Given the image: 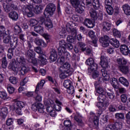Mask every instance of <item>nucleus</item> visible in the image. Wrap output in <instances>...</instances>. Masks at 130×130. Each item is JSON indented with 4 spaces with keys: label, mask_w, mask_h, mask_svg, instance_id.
<instances>
[{
    "label": "nucleus",
    "mask_w": 130,
    "mask_h": 130,
    "mask_svg": "<svg viewBox=\"0 0 130 130\" xmlns=\"http://www.w3.org/2000/svg\"><path fill=\"white\" fill-rule=\"evenodd\" d=\"M21 10L24 16H26L28 18H31L34 17V13L36 14L41 13L43 10V7L41 6H37L35 7L33 5L28 4L22 6Z\"/></svg>",
    "instance_id": "obj_1"
},
{
    "label": "nucleus",
    "mask_w": 130,
    "mask_h": 130,
    "mask_svg": "<svg viewBox=\"0 0 130 130\" xmlns=\"http://www.w3.org/2000/svg\"><path fill=\"white\" fill-rule=\"evenodd\" d=\"M109 62H110V59L109 58L104 56L101 57L100 66L103 68V69H102V74L103 77H104V81H108L110 78L109 75L106 71V69L109 68Z\"/></svg>",
    "instance_id": "obj_2"
},
{
    "label": "nucleus",
    "mask_w": 130,
    "mask_h": 130,
    "mask_svg": "<svg viewBox=\"0 0 130 130\" xmlns=\"http://www.w3.org/2000/svg\"><path fill=\"white\" fill-rule=\"evenodd\" d=\"M59 48H58V54L61 56L63 54H66L67 56H70V53L67 52V49L68 50H72L74 47L71 44H67L64 40H61L59 42Z\"/></svg>",
    "instance_id": "obj_3"
},
{
    "label": "nucleus",
    "mask_w": 130,
    "mask_h": 130,
    "mask_svg": "<svg viewBox=\"0 0 130 130\" xmlns=\"http://www.w3.org/2000/svg\"><path fill=\"white\" fill-rule=\"evenodd\" d=\"M98 102L96 104L97 107L101 110L96 113L98 116H100L102 114L103 111L106 110V108L109 106V102L105 101L104 98H102V96H100L98 98Z\"/></svg>",
    "instance_id": "obj_4"
},
{
    "label": "nucleus",
    "mask_w": 130,
    "mask_h": 130,
    "mask_svg": "<svg viewBox=\"0 0 130 130\" xmlns=\"http://www.w3.org/2000/svg\"><path fill=\"white\" fill-rule=\"evenodd\" d=\"M35 51L37 52L39 56L38 57V63H40L41 66H43L44 64H46L47 63V59L44 57L45 55L43 53V51L41 49L40 47H37L35 48Z\"/></svg>",
    "instance_id": "obj_5"
},
{
    "label": "nucleus",
    "mask_w": 130,
    "mask_h": 130,
    "mask_svg": "<svg viewBox=\"0 0 130 130\" xmlns=\"http://www.w3.org/2000/svg\"><path fill=\"white\" fill-rule=\"evenodd\" d=\"M0 39H4V43L8 44L11 42V35L8 31H6L5 26H0Z\"/></svg>",
    "instance_id": "obj_6"
},
{
    "label": "nucleus",
    "mask_w": 130,
    "mask_h": 130,
    "mask_svg": "<svg viewBox=\"0 0 130 130\" xmlns=\"http://www.w3.org/2000/svg\"><path fill=\"white\" fill-rule=\"evenodd\" d=\"M16 107H15V105H13L12 106H8L10 108V110H15L19 115H22V109L25 107L26 103L22 101H17L16 103Z\"/></svg>",
    "instance_id": "obj_7"
},
{
    "label": "nucleus",
    "mask_w": 130,
    "mask_h": 130,
    "mask_svg": "<svg viewBox=\"0 0 130 130\" xmlns=\"http://www.w3.org/2000/svg\"><path fill=\"white\" fill-rule=\"evenodd\" d=\"M55 5L52 3L49 4L45 10L44 15L45 18H49L54 14L56 10Z\"/></svg>",
    "instance_id": "obj_8"
},
{
    "label": "nucleus",
    "mask_w": 130,
    "mask_h": 130,
    "mask_svg": "<svg viewBox=\"0 0 130 130\" xmlns=\"http://www.w3.org/2000/svg\"><path fill=\"white\" fill-rule=\"evenodd\" d=\"M26 57L28 58V61L34 64V66H37L38 63L37 60L35 58V53L33 50L29 49L25 53Z\"/></svg>",
    "instance_id": "obj_9"
},
{
    "label": "nucleus",
    "mask_w": 130,
    "mask_h": 130,
    "mask_svg": "<svg viewBox=\"0 0 130 130\" xmlns=\"http://www.w3.org/2000/svg\"><path fill=\"white\" fill-rule=\"evenodd\" d=\"M55 102L56 103H54V102L52 101V100H49L48 102H45V104L46 105H47L48 104H50L53 107V109H55L56 111H60L61 110V105H62V103L61 102L59 101L58 100H56L55 101Z\"/></svg>",
    "instance_id": "obj_10"
},
{
    "label": "nucleus",
    "mask_w": 130,
    "mask_h": 130,
    "mask_svg": "<svg viewBox=\"0 0 130 130\" xmlns=\"http://www.w3.org/2000/svg\"><path fill=\"white\" fill-rule=\"evenodd\" d=\"M63 86L64 88L67 89V91L68 94L72 95L75 93V88L74 86L72 85V81L70 80V79L64 80L63 83Z\"/></svg>",
    "instance_id": "obj_11"
},
{
    "label": "nucleus",
    "mask_w": 130,
    "mask_h": 130,
    "mask_svg": "<svg viewBox=\"0 0 130 130\" xmlns=\"http://www.w3.org/2000/svg\"><path fill=\"white\" fill-rule=\"evenodd\" d=\"M9 68L12 70L14 73H18V72H21V74H26L28 72L27 68L25 67V64L21 65V69L18 68L14 66L13 63H10L9 66Z\"/></svg>",
    "instance_id": "obj_12"
},
{
    "label": "nucleus",
    "mask_w": 130,
    "mask_h": 130,
    "mask_svg": "<svg viewBox=\"0 0 130 130\" xmlns=\"http://www.w3.org/2000/svg\"><path fill=\"white\" fill-rule=\"evenodd\" d=\"M99 82H95L94 83V87H95V90L94 92H95V94L96 96H98V94H100L99 97H100V96H102V98H104V101H105V95L103 94V93H104V89L101 86H98V85H99Z\"/></svg>",
    "instance_id": "obj_13"
},
{
    "label": "nucleus",
    "mask_w": 130,
    "mask_h": 130,
    "mask_svg": "<svg viewBox=\"0 0 130 130\" xmlns=\"http://www.w3.org/2000/svg\"><path fill=\"white\" fill-rule=\"evenodd\" d=\"M60 71L67 72V74H72L74 73V69L71 67V64L69 62H65L60 67Z\"/></svg>",
    "instance_id": "obj_14"
},
{
    "label": "nucleus",
    "mask_w": 130,
    "mask_h": 130,
    "mask_svg": "<svg viewBox=\"0 0 130 130\" xmlns=\"http://www.w3.org/2000/svg\"><path fill=\"white\" fill-rule=\"evenodd\" d=\"M123 123V121L122 122H116L115 124H108L106 127V130H118L122 128V124Z\"/></svg>",
    "instance_id": "obj_15"
},
{
    "label": "nucleus",
    "mask_w": 130,
    "mask_h": 130,
    "mask_svg": "<svg viewBox=\"0 0 130 130\" xmlns=\"http://www.w3.org/2000/svg\"><path fill=\"white\" fill-rule=\"evenodd\" d=\"M89 13L90 17L92 18L93 21H95L97 19H99V20H102V18H103V14L102 12L98 14L96 11L93 9H91L90 10Z\"/></svg>",
    "instance_id": "obj_16"
},
{
    "label": "nucleus",
    "mask_w": 130,
    "mask_h": 130,
    "mask_svg": "<svg viewBox=\"0 0 130 130\" xmlns=\"http://www.w3.org/2000/svg\"><path fill=\"white\" fill-rule=\"evenodd\" d=\"M3 8L4 9V11L6 13H9L11 12V11H13V10H18V8L17 6L14 5V4L12 3L11 4H8L7 2L3 3Z\"/></svg>",
    "instance_id": "obj_17"
},
{
    "label": "nucleus",
    "mask_w": 130,
    "mask_h": 130,
    "mask_svg": "<svg viewBox=\"0 0 130 130\" xmlns=\"http://www.w3.org/2000/svg\"><path fill=\"white\" fill-rule=\"evenodd\" d=\"M31 109L34 111H38L39 113L44 112V105L41 103H36L32 105Z\"/></svg>",
    "instance_id": "obj_18"
},
{
    "label": "nucleus",
    "mask_w": 130,
    "mask_h": 130,
    "mask_svg": "<svg viewBox=\"0 0 130 130\" xmlns=\"http://www.w3.org/2000/svg\"><path fill=\"white\" fill-rule=\"evenodd\" d=\"M91 72H92V77L93 79H97L99 84H100V83H102V82H104L105 81H106L104 80V77H103V78H101L100 77V74L99 73V72L97 71V69L91 70Z\"/></svg>",
    "instance_id": "obj_19"
},
{
    "label": "nucleus",
    "mask_w": 130,
    "mask_h": 130,
    "mask_svg": "<svg viewBox=\"0 0 130 130\" xmlns=\"http://www.w3.org/2000/svg\"><path fill=\"white\" fill-rule=\"evenodd\" d=\"M40 22L39 24L41 25H38L34 27V30L37 33H39V34H43L44 32V29H43V26H42V24L44 23V17H40Z\"/></svg>",
    "instance_id": "obj_20"
},
{
    "label": "nucleus",
    "mask_w": 130,
    "mask_h": 130,
    "mask_svg": "<svg viewBox=\"0 0 130 130\" xmlns=\"http://www.w3.org/2000/svg\"><path fill=\"white\" fill-rule=\"evenodd\" d=\"M86 64L90 66V70H96L98 69V65L94 61V59L92 58H89L87 59L85 61Z\"/></svg>",
    "instance_id": "obj_21"
},
{
    "label": "nucleus",
    "mask_w": 130,
    "mask_h": 130,
    "mask_svg": "<svg viewBox=\"0 0 130 130\" xmlns=\"http://www.w3.org/2000/svg\"><path fill=\"white\" fill-rule=\"evenodd\" d=\"M99 42L102 43L103 47H107L109 45V37L104 36L100 39Z\"/></svg>",
    "instance_id": "obj_22"
},
{
    "label": "nucleus",
    "mask_w": 130,
    "mask_h": 130,
    "mask_svg": "<svg viewBox=\"0 0 130 130\" xmlns=\"http://www.w3.org/2000/svg\"><path fill=\"white\" fill-rule=\"evenodd\" d=\"M77 45L79 48L77 47V46H76L74 48V51L76 53H78L80 50H81V51H85L86 50V45H85L84 43L78 42L77 43Z\"/></svg>",
    "instance_id": "obj_23"
},
{
    "label": "nucleus",
    "mask_w": 130,
    "mask_h": 130,
    "mask_svg": "<svg viewBox=\"0 0 130 130\" xmlns=\"http://www.w3.org/2000/svg\"><path fill=\"white\" fill-rule=\"evenodd\" d=\"M88 35L89 37L93 40L92 45L95 47H97V41H98V39L96 38V36H95V32L92 30H90L88 32Z\"/></svg>",
    "instance_id": "obj_24"
},
{
    "label": "nucleus",
    "mask_w": 130,
    "mask_h": 130,
    "mask_svg": "<svg viewBox=\"0 0 130 130\" xmlns=\"http://www.w3.org/2000/svg\"><path fill=\"white\" fill-rule=\"evenodd\" d=\"M90 119H91L93 121L94 125L98 126L99 124V118L96 116V114L93 112H90Z\"/></svg>",
    "instance_id": "obj_25"
},
{
    "label": "nucleus",
    "mask_w": 130,
    "mask_h": 130,
    "mask_svg": "<svg viewBox=\"0 0 130 130\" xmlns=\"http://www.w3.org/2000/svg\"><path fill=\"white\" fill-rule=\"evenodd\" d=\"M35 43L36 45L38 46H41V47L45 48L47 46V44L46 43L44 42V41L41 39H39V38H36L35 39Z\"/></svg>",
    "instance_id": "obj_26"
},
{
    "label": "nucleus",
    "mask_w": 130,
    "mask_h": 130,
    "mask_svg": "<svg viewBox=\"0 0 130 130\" xmlns=\"http://www.w3.org/2000/svg\"><path fill=\"white\" fill-rule=\"evenodd\" d=\"M84 24L86 26L87 28H94L95 26V21H92L89 19H86L84 20Z\"/></svg>",
    "instance_id": "obj_27"
},
{
    "label": "nucleus",
    "mask_w": 130,
    "mask_h": 130,
    "mask_svg": "<svg viewBox=\"0 0 130 130\" xmlns=\"http://www.w3.org/2000/svg\"><path fill=\"white\" fill-rule=\"evenodd\" d=\"M76 26H77V23L73 22V21H70L66 24V30L68 32H72Z\"/></svg>",
    "instance_id": "obj_28"
},
{
    "label": "nucleus",
    "mask_w": 130,
    "mask_h": 130,
    "mask_svg": "<svg viewBox=\"0 0 130 130\" xmlns=\"http://www.w3.org/2000/svg\"><path fill=\"white\" fill-rule=\"evenodd\" d=\"M9 106H12L11 105H8L6 107H4L2 108H1V114H2V118H5L8 115V113L9 112L8 109H10V107Z\"/></svg>",
    "instance_id": "obj_29"
},
{
    "label": "nucleus",
    "mask_w": 130,
    "mask_h": 130,
    "mask_svg": "<svg viewBox=\"0 0 130 130\" xmlns=\"http://www.w3.org/2000/svg\"><path fill=\"white\" fill-rule=\"evenodd\" d=\"M8 17L13 21H17L19 19V14L16 11H12L9 13Z\"/></svg>",
    "instance_id": "obj_30"
},
{
    "label": "nucleus",
    "mask_w": 130,
    "mask_h": 130,
    "mask_svg": "<svg viewBox=\"0 0 130 130\" xmlns=\"http://www.w3.org/2000/svg\"><path fill=\"white\" fill-rule=\"evenodd\" d=\"M47 19L45 20L44 19V24L45 26L47 29V30H49V29H51V28H53V25L52 24V22L51 21V20L49 19V17H47Z\"/></svg>",
    "instance_id": "obj_31"
},
{
    "label": "nucleus",
    "mask_w": 130,
    "mask_h": 130,
    "mask_svg": "<svg viewBox=\"0 0 130 130\" xmlns=\"http://www.w3.org/2000/svg\"><path fill=\"white\" fill-rule=\"evenodd\" d=\"M110 43L111 45L115 47V48H118L120 44H119V41L116 39H111L110 40Z\"/></svg>",
    "instance_id": "obj_32"
},
{
    "label": "nucleus",
    "mask_w": 130,
    "mask_h": 130,
    "mask_svg": "<svg viewBox=\"0 0 130 130\" xmlns=\"http://www.w3.org/2000/svg\"><path fill=\"white\" fill-rule=\"evenodd\" d=\"M120 50L123 55H128V47L126 45H122L120 46Z\"/></svg>",
    "instance_id": "obj_33"
},
{
    "label": "nucleus",
    "mask_w": 130,
    "mask_h": 130,
    "mask_svg": "<svg viewBox=\"0 0 130 130\" xmlns=\"http://www.w3.org/2000/svg\"><path fill=\"white\" fill-rule=\"evenodd\" d=\"M0 98L3 100H11V98L8 96L6 91H0Z\"/></svg>",
    "instance_id": "obj_34"
},
{
    "label": "nucleus",
    "mask_w": 130,
    "mask_h": 130,
    "mask_svg": "<svg viewBox=\"0 0 130 130\" xmlns=\"http://www.w3.org/2000/svg\"><path fill=\"white\" fill-rule=\"evenodd\" d=\"M115 118H117V119H121V121L118 122H122V125H123V123H124V114L122 113H116L115 115Z\"/></svg>",
    "instance_id": "obj_35"
},
{
    "label": "nucleus",
    "mask_w": 130,
    "mask_h": 130,
    "mask_svg": "<svg viewBox=\"0 0 130 130\" xmlns=\"http://www.w3.org/2000/svg\"><path fill=\"white\" fill-rule=\"evenodd\" d=\"M49 58L51 61H55L57 60V54L56 53V51H55V50H53L52 51H51V55Z\"/></svg>",
    "instance_id": "obj_36"
},
{
    "label": "nucleus",
    "mask_w": 130,
    "mask_h": 130,
    "mask_svg": "<svg viewBox=\"0 0 130 130\" xmlns=\"http://www.w3.org/2000/svg\"><path fill=\"white\" fill-rule=\"evenodd\" d=\"M104 31H109L111 29V24L109 22H104L102 23Z\"/></svg>",
    "instance_id": "obj_37"
},
{
    "label": "nucleus",
    "mask_w": 130,
    "mask_h": 130,
    "mask_svg": "<svg viewBox=\"0 0 130 130\" xmlns=\"http://www.w3.org/2000/svg\"><path fill=\"white\" fill-rule=\"evenodd\" d=\"M44 84H45V81L43 80H41L40 83H38L35 89V92L37 94H38V91L40 90V89H42V88H43Z\"/></svg>",
    "instance_id": "obj_38"
},
{
    "label": "nucleus",
    "mask_w": 130,
    "mask_h": 130,
    "mask_svg": "<svg viewBox=\"0 0 130 130\" xmlns=\"http://www.w3.org/2000/svg\"><path fill=\"white\" fill-rule=\"evenodd\" d=\"M16 61L19 63L20 66H24V64H26V59H25L23 56H18L16 58Z\"/></svg>",
    "instance_id": "obj_39"
},
{
    "label": "nucleus",
    "mask_w": 130,
    "mask_h": 130,
    "mask_svg": "<svg viewBox=\"0 0 130 130\" xmlns=\"http://www.w3.org/2000/svg\"><path fill=\"white\" fill-rule=\"evenodd\" d=\"M119 81L125 87H128V85H129V83L127 81V79L123 77H120L119 79Z\"/></svg>",
    "instance_id": "obj_40"
},
{
    "label": "nucleus",
    "mask_w": 130,
    "mask_h": 130,
    "mask_svg": "<svg viewBox=\"0 0 130 130\" xmlns=\"http://www.w3.org/2000/svg\"><path fill=\"white\" fill-rule=\"evenodd\" d=\"M122 9L124 14L127 16H130V6L127 4L123 5Z\"/></svg>",
    "instance_id": "obj_41"
},
{
    "label": "nucleus",
    "mask_w": 130,
    "mask_h": 130,
    "mask_svg": "<svg viewBox=\"0 0 130 130\" xmlns=\"http://www.w3.org/2000/svg\"><path fill=\"white\" fill-rule=\"evenodd\" d=\"M117 62L120 66H125L128 62V60L124 58H119L117 59Z\"/></svg>",
    "instance_id": "obj_42"
},
{
    "label": "nucleus",
    "mask_w": 130,
    "mask_h": 130,
    "mask_svg": "<svg viewBox=\"0 0 130 130\" xmlns=\"http://www.w3.org/2000/svg\"><path fill=\"white\" fill-rule=\"evenodd\" d=\"M40 19L39 21H38L37 20L33 18L31 19L29 21H28V25L30 26V27H34V26H36L38 23H40Z\"/></svg>",
    "instance_id": "obj_43"
},
{
    "label": "nucleus",
    "mask_w": 130,
    "mask_h": 130,
    "mask_svg": "<svg viewBox=\"0 0 130 130\" xmlns=\"http://www.w3.org/2000/svg\"><path fill=\"white\" fill-rule=\"evenodd\" d=\"M75 8L76 9V12H77V13H79V14H82V13L85 11V7L83 5L82 6V5L80 4L77 5V7Z\"/></svg>",
    "instance_id": "obj_44"
},
{
    "label": "nucleus",
    "mask_w": 130,
    "mask_h": 130,
    "mask_svg": "<svg viewBox=\"0 0 130 130\" xmlns=\"http://www.w3.org/2000/svg\"><path fill=\"white\" fill-rule=\"evenodd\" d=\"M92 6L95 10H99L100 8V1L99 0H93Z\"/></svg>",
    "instance_id": "obj_45"
},
{
    "label": "nucleus",
    "mask_w": 130,
    "mask_h": 130,
    "mask_svg": "<svg viewBox=\"0 0 130 130\" xmlns=\"http://www.w3.org/2000/svg\"><path fill=\"white\" fill-rule=\"evenodd\" d=\"M119 69L123 74H127L128 73V67L126 66H119Z\"/></svg>",
    "instance_id": "obj_46"
},
{
    "label": "nucleus",
    "mask_w": 130,
    "mask_h": 130,
    "mask_svg": "<svg viewBox=\"0 0 130 130\" xmlns=\"http://www.w3.org/2000/svg\"><path fill=\"white\" fill-rule=\"evenodd\" d=\"M109 91L106 92V94H107L109 99H111V100H113L115 97V94L113 91H111V90H109Z\"/></svg>",
    "instance_id": "obj_47"
},
{
    "label": "nucleus",
    "mask_w": 130,
    "mask_h": 130,
    "mask_svg": "<svg viewBox=\"0 0 130 130\" xmlns=\"http://www.w3.org/2000/svg\"><path fill=\"white\" fill-rule=\"evenodd\" d=\"M50 100H47V101H44V104L46 106H47L46 108V111L47 112H48L50 113V112H51L53 110V107L51 106L50 104H48V105H45V102H47L48 101H49Z\"/></svg>",
    "instance_id": "obj_48"
},
{
    "label": "nucleus",
    "mask_w": 130,
    "mask_h": 130,
    "mask_svg": "<svg viewBox=\"0 0 130 130\" xmlns=\"http://www.w3.org/2000/svg\"><path fill=\"white\" fill-rule=\"evenodd\" d=\"M113 34L115 37H117V38H120L121 37V31L116 29H113Z\"/></svg>",
    "instance_id": "obj_49"
},
{
    "label": "nucleus",
    "mask_w": 130,
    "mask_h": 130,
    "mask_svg": "<svg viewBox=\"0 0 130 130\" xmlns=\"http://www.w3.org/2000/svg\"><path fill=\"white\" fill-rule=\"evenodd\" d=\"M111 84L115 89H117V79L115 78H111Z\"/></svg>",
    "instance_id": "obj_50"
},
{
    "label": "nucleus",
    "mask_w": 130,
    "mask_h": 130,
    "mask_svg": "<svg viewBox=\"0 0 130 130\" xmlns=\"http://www.w3.org/2000/svg\"><path fill=\"white\" fill-rule=\"evenodd\" d=\"M14 31L16 34H20V33H22V29L21 28V27L18 25H15L14 26Z\"/></svg>",
    "instance_id": "obj_51"
},
{
    "label": "nucleus",
    "mask_w": 130,
    "mask_h": 130,
    "mask_svg": "<svg viewBox=\"0 0 130 130\" xmlns=\"http://www.w3.org/2000/svg\"><path fill=\"white\" fill-rule=\"evenodd\" d=\"M47 78L48 79V81H50V82H51L53 86H55V87H57V86H58L57 83L56 82V81H55V80H54L52 77L50 76H48Z\"/></svg>",
    "instance_id": "obj_52"
},
{
    "label": "nucleus",
    "mask_w": 130,
    "mask_h": 130,
    "mask_svg": "<svg viewBox=\"0 0 130 130\" xmlns=\"http://www.w3.org/2000/svg\"><path fill=\"white\" fill-rule=\"evenodd\" d=\"M108 121V116L107 115H103L101 118V122L102 123H106Z\"/></svg>",
    "instance_id": "obj_53"
},
{
    "label": "nucleus",
    "mask_w": 130,
    "mask_h": 130,
    "mask_svg": "<svg viewBox=\"0 0 130 130\" xmlns=\"http://www.w3.org/2000/svg\"><path fill=\"white\" fill-rule=\"evenodd\" d=\"M9 81L11 84L13 85H16L18 83V79L16 77H10L9 78Z\"/></svg>",
    "instance_id": "obj_54"
},
{
    "label": "nucleus",
    "mask_w": 130,
    "mask_h": 130,
    "mask_svg": "<svg viewBox=\"0 0 130 130\" xmlns=\"http://www.w3.org/2000/svg\"><path fill=\"white\" fill-rule=\"evenodd\" d=\"M71 4L74 8H77L80 4L79 0H71Z\"/></svg>",
    "instance_id": "obj_55"
},
{
    "label": "nucleus",
    "mask_w": 130,
    "mask_h": 130,
    "mask_svg": "<svg viewBox=\"0 0 130 130\" xmlns=\"http://www.w3.org/2000/svg\"><path fill=\"white\" fill-rule=\"evenodd\" d=\"M106 11L108 15H111L113 14V8L111 6H107Z\"/></svg>",
    "instance_id": "obj_56"
},
{
    "label": "nucleus",
    "mask_w": 130,
    "mask_h": 130,
    "mask_svg": "<svg viewBox=\"0 0 130 130\" xmlns=\"http://www.w3.org/2000/svg\"><path fill=\"white\" fill-rule=\"evenodd\" d=\"M68 77H69V73H68L66 71H64V72H62L59 75V78L61 79H67Z\"/></svg>",
    "instance_id": "obj_57"
},
{
    "label": "nucleus",
    "mask_w": 130,
    "mask_h": 130,
    "mask_svg": "<svg viewBox=\"0 0 130 130\" xmlns=\"http://www.w3.org/2000/svg\"><path fill=\"white\" fill-rule=\"evenodd\" d=\"M67 42H69L70 43H74V42L76 41V39L75 37L72 36H68L67 38Z\"/></svg>",
    "instance_id": "obj_58"
},
{
    "label": "nucleus",
    "mask_w": 130,
    "mask_h": 130,
    "mask_svg": "<svg viewBox=\"0 0 130 130\" xmlns=\"http://www.w3.org/2000/svg\"><path fill=\"white\" fill-rule=\"evenodd\" d=\"M13 55H14V52H13V49L12 48L8 49V53L7 54L8 58L9 59H12L13 57Z\"/></svg>",
    "instance_id": "obj_59"
},
{
    "label": "nucleus",
    "mask_w": 130,
    "mask_h": 130,
    "mask_svg": "<svg viewBox=\"0 0 130 130\" xmlns=\"http://www.w3.org/2000/svg\"><path fill=\"white\" fill-rule=\"evenodd\" d=\"M35 100L36 102H41L42 101V95L40 93H38L35 97Z\"/></svg>",
    "instance_id": "obj_60"
},
{
    "label": "nucleus",
    "mask_w": 130,
    "mask_h": 130,
    "mask_svg": "<svg viewBox=\"0 0 130 130\" xmlns=\"http://www.w3.org/2000/svg\"><path fill=\"white\" fill-rule=\"evenodd\" d=\"M116 106L114 104H111L109 107V110L111 112H114V111H116Z\"/></svg>",
    "instance_id": "obj_61"
},
{
    "label": "nucleus",
    "mask_w": 130,
    "mask_h": 130,
    "mask_svg": "<svg viewBox=\"0 0 130 130\" xmlns=\"http://www.w3.org/2000/svg\"><path fill=\"white\" fill-rule=\"evenodd\" d=\"M29 81V78L28 77L24 78L21 81L20 83V86H25L27 83H28V81Z\"/></svg>",
    "instance_id": "obj_62"
},
{
    "label": "nucleus",
    "mask_w": 130,
    "mask_h": 130,
    "mask_svg": "<svg viewBox=\"0 0 130 130\" xmlns=\"http://www.w3.org/2000/svg\"><path fill=\"white\" fill-rule=\"evenodd\" d=\"M2 68L3 69H6L7 68V66H8V62H7V58L6 57H4L2 59Z\"/></svg>",
    "instance_id": "obj_63"
},
{
    "label": "nucleus",
    "mask_w": 130,
    "mask_h": 130,
    "mask_svg": "<svg viewBox=\"0 0 130 130\" xmlns=\"http://www.w3.org/2000/svg\"><path fill=\"white\" fill-rule=\"evenodd\" d=\"M82 117L81 116L79 115H76L74 117V119H75V120L79 123H82Z\"/></svg>",
    "instance_id": "obj_64"
}]
</instances>
